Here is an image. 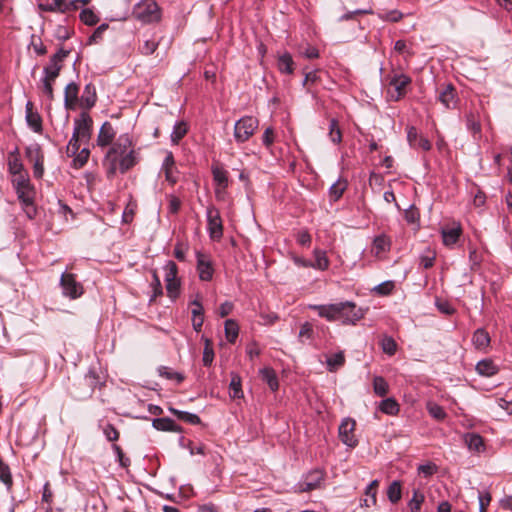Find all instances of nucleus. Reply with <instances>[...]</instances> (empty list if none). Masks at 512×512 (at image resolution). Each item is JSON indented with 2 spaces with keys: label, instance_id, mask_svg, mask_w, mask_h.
Returning <instances> with one entry per match:
<instances>
[{
  "label": "nucleus",
  "instance_id": "1",
  "mask_svg": "<svg viewBox=\"0 0 512 512\" xmlns=\"http://www.w3.org/2000/svg\"><path fill=\"white\" fill-rule=\"evenodd\" d=\"M131 146L132 140L128 134L120 135L111 145L104 159L108 177L115 176L118 171L124 174L137 164L136 153Z\"/></svg>",
  "mask_w": 512,
  "mask_h": 512
},
{
  "label": "nucleus",
  "instance_id": "2",
  "mask_svg": "<svg viewBox=\"0 0 512 512\" xmlns=\"http://www.w3.org/2000/svg\"><path fill=\"white\" fill-rule=\"evenodd\" d=\"M309 308L317 311L318 315L327 321H341L344 325H355L365 315V310L351 301L309 305Z\"/></svg>",
  "mask_w": 512,
  "mask_h": 512
},
{
  "label": "nucleus",
  "instance_id": "3",
  "mask_svg": "<svg viewBox=\"0 0 512 512\" xmlns=\"http://www.w3.org/2000/svg\"><path fill=\"white\" fill-rule=\"evenodd\" d=\"M69 51L60 49L49 60L47 66L44 67V77L41 80L43 93L52 100L54 97L53 83L57 79L62 69V62L68 56Z\"/></svg>",
  "mask_w": 512,
  "mask_h": 512
},
{
  "label": "nucleus",
  "instance_id": "4",
  "mask_svg": "<svg viewBox=\"0 0 512 512\" xmlns=\"http://www.w3.org/2000/svg\"><path fill=\"white\" fill-rule=\"evenodd\" d=\"M133 16L143 23H152L159 21L161 14L154 0H143L134 7Z\"/></svg>",
  "mask_w": 512,
  "mask_h": 512
},
{
  "label": "nucleus",
  "instance_id": "5",
  "mask_svg": "<svg viewBox=\"0 0 512 512\" xmlns=\"http://www.w3.org/2000/svg\"><path fill=\"white\" fill-rule=\"evenodd\" d=\"M258 127V120L252 116L239 119L234 126V137L239 143L246 142Z\"/></svg>",
  "mask_w": 512,
  "mask_h": 512
},
{
  "label": "nucleus",
  "instance_id": "6",
  "mask_svg": "<svg viewBox=\"0 0 512 512\" xmlns=\"http://www.w3.org/2000/svg\"><path fill=\"white\" fill-rule=\"evenodd\" d=\"M93 120L87 112L80 113L74 120V138L81 142H88L92 135Z\"/></svg>",
  "mask_w": 512,
  "mask_h": 512
},
{
  "label": "nucleus",
  "instance_id": "7",
  "mask_svg": "<svg viewBox=\"0 0 512 512\" xmlns=\"http://www.w3.org/2000/svg\"><path fill=\"white\" fill-rule=\"evenodd\" d=\"M63 295L70 299H77L84 293L83 285L76 280L72 273H63L60 278Z\"/></svg>",
  "mask_w": 512,
  "mask_h": 512
},
{
  "label": "nucleus",
  "instance_id": "8",
  "mask_svg": "<svg viewBox=\"0 0 512 512\" xmlns=\"http://www.w3.org/2000/svg\"><path fill=\"white\" fill-rule=\"evenodd\" d=\"M207 229L211 239L219 240L223 236V224L219 210L213 205L209 206L206 211Z\"/></svg>",
  "mask_w": 512,
  "mask_h": 512
},
{
  "label": "nucleus",
  "instance_id": "9",
  "mask_svg": "<svg viewBox=\"0 0 512 512\" xmlns=\"http://www.w3.org/2000/svg\"><path fill=\"white\" fill-rule=\"evenodd\" d=\"M356 422L351 418L342 420L339 426V438L348 447L354 448L358 444V440L354 434Z\"/></svg>",
  "mask_w": 512,
  "mask_h": 512
},
{
  "label": "nucleus",
  "instance_id": "10",
  "mask_svg": "<svg viewBox=\"0 0 512 512\" xmlns=\"http://www.w3.org/2000/svg\"><path fill=\"white\" fill-rule=\"evenodd\" d=\"M411 84V78L402 73H395L389 80V86L394 89L391 98L398 101L406 94L407 87Z\"/></svg>",
  "mask_w": 512,
  "mask_h": 512
},
{
  "label": "nucleus",
  "instance_id": "11",
  "mask_svg": "<svg viewBox=\"0 0 512 512\" xmlns=\"http://www.w3.org/2000/svg\"><path fill=\"white\" fill-rule=\"evenodd\" d=\"M79 86L75 82L69 83L64 89V106L67 110L76 109L79 105Z\"/></svg>",
  "mask_w": 512,
  "mask_h": 512
},
{
  "label": "nucleus",
  "instance_id": "12",
  "mask_svg": "<svg viewBox=\"0 0 512 512\" xmlns=\"http://www.w3.org/2000/svg\"><path fill=\"white\" fill-rule=\"evenodd\" d=\"M407 140L409 145L413 148H420L424 151L431 149L430 141L427 138L419 135L417 129L413 126L408 127L407 129Z\"/></svg>",
  "mask_w": 512,
  "mask_h": 512
},
{
  "label": "nucleus",
  "instance_id": "13",
  "mask_svg": "<svg viewBox=\"0 0 512 512\" xmlns=\"http://www.w3.org/2000/svg\"><path fill=\"white\" fill-rule=\"evenodd\" d=\"M197 271L202 281H210L214 273L211 262L200 252L197 253Z\"/></svg>",
  "mask_w": 512,
  "mask_h": 512
},
{
  "label": "nucleus",
  "instance_id": "14",
  "mask_svg": "<svg viewBox=\"0 0 512 512\" xmlns=\"http://www.w3.org/2000/svg\"><path fill=\"white\" fill-rule=\"evenodd\" d=\"M438 100L447 109H454L457 106L458 98L455 88L449 84L439 92Z\"/></svg>",
  "mask_w": 512,
  "mask_h": 512
},
{
  "label": "nucleus",
  "instance_id": "15",
  "mask_svg": "<svg viewBox=\"0 0 512 512\" xmlns=\"http://www.w3.org/2000/svg\"><path fill=\"white\" fill-rule=\"evenodd\" d=\"M26 121L28 126L36 133L42 131V118L37 111H34L33 103L28 101L25 106Z\"/></svg>",
  "mask_w": 512,
  "mask_h": 512
},
{
  "label": "nucleus",
  "instance_id": "16",
  "mask_svg": "<svg viewBox=\"0 0 512 512\" xmlns=\"http://www.w3.org/2000/svg\"><path fill=\"white\" fill-rule=\"evenodd\" d=\"M97 101L96 88L92 83L84 87L83 93L79 99V106L83 109L90 110Z\"/></svg>",
  "mask_w": 512,
  "mask_h": 512
},
{
  "label": "nucleus",
  "instance_id": "17",
  "mask_svg": "<svg viewBox=\"0 0 512 512\" xmlns=\"http://www.w3.org/2000/svg\"><path fill=\"white\" fill-rule=\"evenodd\" d=\"M116 131L114 130L112 124L108 121L104 122L99 130V134L97 137L98 146L105 147L110 144H113V140L115 138Z\"/></svg>",
  "mask_w": 512,
  "mask_h": 512
},
{
  "label": "nucleus",
  "instance_id": "18",
  "mask_svg": "<svg viewBox=\"0 0 512 512\" xmlns=\"http://www.w3.org/2000/svg\"><path fill=\"white\" fill-rule=\"evenodd\" d=\"M462 234V228L459 223L452 227H444L441 230L442 240L445 246H453Z\"/></svg>",
  "mask_w": 512,
  "mask_h": 512
},
{
  "label": "nucleus",
  "instance_id": "19",
  "mask_svg": "<svg viewBox=\"0 0 512 512\" xmlns=\"http://www.w3.org/2000/svg\"><path fill=\"white\" fill-rule=\"evenodd\" d=\"M192 309V326L196 332H200L204 323V309L201 302L197 299L191 302Z\"/></svg>",
  "mask_w": 512,
  "mask_h": 512
},
{
  "label": "nucleus",
  "instance_id": "20",
  "mask_svg": "<svg viewBox=\"0 0 512 512\" xmlns=\"http://www.w3.org/2000/svg\"><path fill=\"white\" fill-rule=\"evenodd\" d=\"M324 474L321 470H314L307 476L308 481L300 485L301 492H309L319 487L320 482L323 480Z\"/></svg>",
  "mask_w": 512,
  "mask_h": 512
},
{
  "label": "nucleus",
  "instance_id": "21",
  "mask_svg": "<svg viewBox=\"0 0 512 512\" xmlns=\"http://www.w3.org/2000/svg\"><path fill=\"white\" fill-rule=\"evenodd\" d=\"M16 193L18 195V199L21 201L24 207H28L34 211V196L35 191L31 184L25 186L23 189H17Z\"/></svg>",
  "mask_w": 512,
  "mask_h": 512
},
{
  "label": "nucleus",
  "instance_id": "22",
  "mask_svg": "<svg viewBox=\"0 0 512 512\" xmlns=\"http://www.w3.org/2000/svg\"><path fill=\"white\" fill-rule=\"evenodd\" d=\"M7 162L10 174H19L24 171V166L20 159L18 148H15L13 151L8 153Z\"/></svg>",
  "mask_w": 512,
  "mask_h": 512
},
{
  "label": "nucleus",
  "instance_id": "23",
  "mask_svg": "<svg viewBox=\"0 0 512 512\" xmlns=\"http://www.w3.org/2000/svg\"><path fill=\"white\" fill-rule=\"evenodd\" d=\"M379 486L378 480H373L365 489L366 498L363 499L361 506L363 507H371L375 506L377 503V488Z\"/></svg>",
  "mask_w": 512,
  "mask_h": 512
},
{
  "label": "nucleus",
  "instance_id": "24",
  "mask_svg": "<svg viewBox=\"0 0 512 512\" xmlns=\"http://www.w3.org/2000/svg\"><path fill=\"white\" fill-rule=\"evenodd\" d=\"M476 371L485 377H491L498 373L497 365L491 359H483L476 364Z\"/></svg>",
  "mask_w": 512,
  "mask_h": 512
},
{
  "label": "nucleus",
  "instance_id": "25",
  "mask_svg": "<svg viewBox=\"0 0 512 512\" xmlns=\"http://www.w3.org/2000/svg\"><path fill=\"white\" fill-rule=\"evenodd\" d=\"M152 426L159 431L179 432L180 427L170 418H156L152 421Z\"/></svg>",
  "mask_w": 512,
  "mask_h": 512
},
{
  "label": "nucleus",
  "instance_id": "26",
  "mask_svg": "<svg viewBox=\"0 0 512 512\" xmlns=\"http://www.w3.org/2000/svg\"><path fill=\"white\" fill-rule=\"evenodd\" d=\"M327 369L335 372L345 364V355L343 351H339L326 358Z\"/></svg>",
  "mask_w": 512,
  "mask_h": 512
},
{
  "label": "nucleus",
  "instance_id": "27",
  "mask_svg": "<svg viewBox=\"0 0 512 512\" xmlns=\"http://www.w3.org/2000/svg\"><path fill=\"white\" fill-rule=\"evenodd\" d=\"M465 443L469 450L475 452H481L484 450L483 438L479 434L468 433L465 435Z\"/></svg>",
  "mask_w": 512,
  "mask_h": 512
},
{
  "label": "nucleus",
  "instance_id": "28",
  "mask_svg": "<svg viewBox=\"0 0 512 512\" xmlns=\"http://www.w3.org/2000/svg\"><path fill=\"white\" fill-rule=\"evenodd\" d=\"M472 341L477 349L483 350L488 347L490 336L484 329H477L473 334Z\"/></svg>",
  "mask_w": 512,
  "mask_h": 512
},
{
  "label": "nucleus",
  "instance_id": "29",
  "mask_svg": "<svg viewBox=\"0 0 512 512\" xmlns=\"http://www.w3.org/2000/svg\"><path fill=\"white\" fill-rule=\"evenodd\" d=\"M347 181L345 179H338L334 184L331 185V187L329 188V197H330V200L332 201H337L339 200L344 191L346 190L347 188Z\"/></svg>",
  "mask_w": 512,
  "mask_h": 512
},
{
  "label": "nucleus",
  "instance_id": "30",
  "mask_svg": "<svg viewBox=\"0 0 512 512\" xmlns=\"http://www.w3.org/2000/svg\"><path fill=\"white\" fill-rule=\"evenodd\" d=\"M294 61L289 53H284L278 58L277 67L281 73L292 74Z\"/></svg>",
  "mask_w": 512,
  "mask_h": 512
},
{
  "label": "nucleus",
  "instance_id": "31",
  "mask_svg": "<svg viewBox=\"0 0 512 512\" xmlns=\"http://www.w3.org/2000/svg\"><path fill=\"white\" fill-rule=\"evenodd\" d=\"M213 180L216 186L227 188L229 185L228 173L226 170L219 166L212 167Z\"/></svg>",
  "mask_w": 512,
  "mask_h": 512
},
{
  "label": "nucleus",
  "instance_id": "32",
  "mask_svg": "<svg viewBox=\"0 0 512 512\" xmlns=\"http://www.w3.org/2000/svg\"><path fill=\"white\" fill-rule=\"evenodd\" d=\"M169 411L173 415H175L178 419L185 421L189 424L197 425L201 422L200 417L196 414L186 412V411H181V410L175 409L173 407H170Z\"/></svg>",
  "mask_w": 512,
  "mask_h": 512
},
{
  "label": "nucleus",
  "instance_id": "33",
  "mask_svg": "<svg viewBox=\"0 0 512 512\" xmlns=\"http://www.w3.org/2000/svg\"><path fill=\"white\" fill-rule=\"evenodd\" d=\"M263 381H265L272 391H276L279 387L276 373L271 368H264L260 371Z\"/></svg>",
  "mask_w": 512,
  "mask_h": 512
},
{
  "label": "nucleus",
  "instance_id": "34",
  "mask_svg": "<svg viewBox=\"0 0 512 512\" xmlns=\"http://www.w3.org/2000/svg\"><path fill=\"white\" fill-rule=\"evenodd\" d=\"M379 409L387 415H396L400 410L399 404L394 398H386L382 400Z\"/></svg>",
  "mask_w": 512,
  "mask_h": 512
},
{
  "label": "nucleus",
  "instance_id": "35",
  "mask_svg": "<svg viewBox=\"0 0 512 512\" xmlns=\"http://www.w3.org/2000/svg\"><path fill=\"white\" fill-rule=\"evenodd\" d=\"M225 336L229 343H234L238 337L239 327L238 324L232 320L228 319L225 321Z\"/></svg>",
  "mask_w": 512,
  "mask_h": 512
},
{
  "label": "nucleus",
  "instance_id": "36",
  "mask_svg": "<svg viewBox=\"0 0 512 512\" xmlns=\"http://www.w3.org/2000/svg\"><path fill=\"white\" fill-rule=\"evenodd\" d=\"M390 246V239L385 235H379L373 241V251L376 255L388 251Z\"/></svg>",
  "mask_w": 512,
  "mask_h": 512
},
{
  "label": "nucleus",
  "instance_id": "37",
  "mask_svg": "<svg viewBox=\"0 0 512 512\" xmlns=\"http://www.w3.org/2000/svg\"><path fill=\"white\" fill-rule=\"evenodd\" d=\"M0 481L11 490L13 486L12 475L9 466L0 458Z\"/></svg>",
  "mask_w": 512,
  "mask_h": 512
},
{
  "label": "nucleus",
  "instance_id": "38",
  "mask_svg": "<svg viewBox=\"0 0 512 512\" xmlns=\"http://www.w3.org/2000/svg\"><path fill=\"white\" fill-rule=\"evenodd\" d=\"M314 263L311 264V267L319 269V270H326L329 267V260L326 256V253L322 250L316 249L314 251Z\"/></svg>",
  "mask_w": 512,
  "mask_h": 512
},
{
  "label": "nucleus",
  "instance_id": "39",
  "mask_svg": "<svg viewBox=\"0 0 512 512\" xmlns=\"http://www.w3.org/2000/svg\"><path fill=\"white\" fill-rule=\"evenodd\" d=\"M26 157L32 163H34L40 159H43L44 154H43L41 146L38 143L29 145L26 148Z\"/></svg>",
  "mask_w": 512,
  "mask_h": 512
},
{
  "label": "nucleus",
  "instance_id": "40",
  "mask_svg": "<svg viewBox=\"0 0 512 512\" xmlns=\"http://www.w3.org/2000/svg\"><path fill=\"white\" fill-rule=\"evenodd\" d=\"M157 371L161 377L168 380H175L177 383H181L184 380V376L181 373L176 372L167 366H160Z\"/></svg>",
  "mask_w": 512,
  "mask_h": 512
},
{
  "label": "nucleus",
  "instance_id": "41",
  "mask_svg": "<svg viewBox=\"0 0 512 512\" xmlns=\"http://www.w3.org/2000/svg\"><path fill=\"white\" fill-rule=\"evenodd\" d=\"M425 500V496L419 490L413 491V496L411 500L408 502V507L410 512H420L421 506Z\"/></svg>",
  "mask_w": 512,
  "mask_h": 512
},
{
  "label": "nucleus",
  "instance_id": "42",
  "mask_svg": "<svg viewBox=\"0 0 512 512\" xmlns=\"http://www.w3.org/2000/svg\"><path fill=\"white\" fill-rule=\"evenodd\" d=\"M204 350H203V365L204 366H210L214 359V350H213V344L212 341L208 338H204Z\"/></svg>",
  "mask_w": 512,
  "mask_h": 512
},
{
  "label": "nucleus",
  "instance_id": "43",
  "mask_svg": "<svg viewBox=\"0 0 512 512\" xmlns=\"http://www.w3.org/2000/svg\"><path fill=\"white\" fill-rule=\"evenodd\" d=\"M402 496L401 484L399 481H393L387 489V497L392 503H397Z\"/></svg>",
  "mask_w": 512,
  "mask_h": 512
},
{
  "label": "nucleus",
  "instance_id": "44",
  "mask_svg": "<svg viewBox=\"0 0 512 512\" xmlns=\"http://www.w3.org/2000/svg\"><path fill=\"white\" fill-rule=\"evenodd\" d=\"M329 138L334 144H339L342 141V132L339 128L338 121L336 119L330 120Z\"/></svg>",
  "mask_w": 512,
  "mask_h": 512
},
{
  "label": "nucleus",
  "instance_id": "45",
  "mask_svg": "<svg viewBox=\"0 0 512 512\" xmlns=\"http://www.w3.org/2000/svg\"><path fill=\"white\" fill-rule=\"evenodd\" d=\"M380 346L384 353L392 356L397 351V343L391 336H384L381 339Z\"/></svg>",
  "mask_w": 512,
  "mask_h": 512
},
{
  "label": "nucleus",
  "instance_id": "46",
  "mask_svg": "<svg viewBox=\"0 0 512 512\" xmlns=\"http://www.w3.org/2000/svg\"><path fill=\"white\" fill-rule=\"evenodd\" d=\"M187 133V125L185 122H177L171 133V141L177 144Z\"/></svg>",
  "mask_w": 512,
  "mask_h": 512
},
{
  "label": "nucleus",
  "instance_id": "47",
  "mask_svg": "<svg viewBox=\"0 0 512 512\" xmlns=\"http://www.w3.org/2000/svg\"><path fill=\"white\" fill-rule=\"evenodd\" d=\"M373 389L376 395L383 397L388 393V383L381 376H376L373 380Z\"/></svg>",
  "mask_w": 512,
  "mask_h": 512
},
{
  "label": "nucleus",
  "instance_id": "48",
  "mask_svg": "<svg viewBox=\"0 0 512 512\" xmlns=\"http://www.w3.org/2000/svg\"><path fill=\"white\" fill-rule=\"evenodd\" d=\"M427 410L429 414L438 421L444 420L446 417V412L444 409L436 403L429 402L427 404Z\"/></svg>",
  "mask_w": 512,
  "mask_h": 512
},
{
  "label": "nucleus",
  "instance_id": "49",
  "mask_svg": "<svg viewBox=\"0 0 512 512\" xmlns=\"http://www.w3.org/2000/svg\"><path fill=\"white\" fill-rule=\"evenodd\" d=\"M80 20L88 26H93L97 24L99 18L91 9L86 8L80 13Z\"/></svg>",
  "mask_w": 512,
  "mask_h": 512
},
{
  "label": "nucleus",
  "instance_id": "50",
  "mask_svg": "<svg viewBox=\"0 0 512 512\" xmlns=\"http://www.w3.org/2000/svg\"><path fill=\"white\" fill-rule=\"evenodd\" d=\"M89 155V149L83 148L74 156L73 167L76 169L82 168L87 163Z\"/></svg>",
  "mask_w": 512,
  "mask_h": 512
},
{
  "label": "nucleus",
  "instance_id": "51",
  "mask_svg": "<svg viewBox=\"0 0 512 512\" xmlns=\"http://www.w3.org/2000/svg\"><path fill=\"white\" fill-rule=\"evenodd\" d=\"M165 270V282H171L178 278V267L175 262L168 261L164 267Z\"/></svg>",
  "mask_w": 512,
  "mask_h": 512
},
{
  "label": "nucleus",
  "instance_id": "52",
  "mask_svg": "<svg viewBox=\"0 0 512 512\" xmlns=\"http://www.w3.org/2000/svg\"><path fill=\"white\" fill-rule=\"evenodd\" d=\"M14 179L12 180L14 188L23 189L25 186L31 184L27 172L23 171L19 174H14Z\"/></svg>",
  "mask_w": 512,
  "mask_h": 512
},
{
  "label": "nucleus",
  "instance_id": "53",
  "mask_svg": "<svg viewBox=\"0 0 512 512\" xmlns=\"http://www.w3.org/2000/svg\"><path fill=\"white\" fill-rule=\"evenodd\" d=\"M165 283L168 297L172 300H175L180 294V279Z\"/></svg>",
  "mask_w": 512,
  "mask_h": 512
},
{
  "label": "nucleus",
  "instance_id": "54",
  "mask_svg": "<svg viewBox=\"0 0 512 512\" xmlns=\"http://www.w3.org/2000/svg\"><path fill=\"white\" fill-rule=\"evenodd\" d=\"M151 286L153 289V295H152V299H151V301H152L156 297L161 296L163 294L162 284H161L160 278H159L156 270H152Z\"/></svg>",
  "mask_w": 512,
  "mask_h": 512
},
{
  "label": "nucleus",
  "instance_id": "55",
  "mask_svg": "<svg viewBox=\"0 0 512 512\" xmlns=\"http://www.w3.org/2000/svg\"><path fill=\"white\" fill-rule=\"evenodd\" d=\"M103 434L107 438L108 441H117L119 439L118 430L110 423L106 424L103 427Z\"/></svg>",
  "mask_w": 512,
  "mask_h": 512
},
{
  "label": "nucleus",
  "instance_id": "56",
  "mask_svg": "<svg viewBox=\"0 0 512 512\" xmlns=\"http://www.w3.org/2000/svg\"><path fill=\"white\" fill-rule=\"evenodd\" d=\"M230 389L232 390V396L234 398H240L242 395L241 391V379L238 375H234L230 382Z\"/></svg>",
  "mask_w": 512,
  "mask_h": 512
},
{
  "label": "nucleus",
  "instance_id": "57",
  "mask_svg": "<svg viewBox=\"0 0 512 512\" xmlns=\"http://www.w3.org/2000/svg\"><path fill=\"white\" fill-rule=\"evenodd\" d=\"M181 208V201L174 195L168 196V211L171 214H177Z\"/></svg>",
  "mask_w": 512,
  "mask_h": 512
},
{
  "label": "nucleus",
  "instance_id": "58",
  "mask_svg": "<svg viewBox=\"0 0 512 512\" xmlns=\"http://www.w3.org/2000/svg\"><path fill=\"white\" fill-rule=\"evenodd\" d=\"M84 382L89 386V390L87 391L86 396H90L94 390V387L97 385L96 373L90 371L88 374H86Z\"/></svg>",
  "mask_w": 512,
  "mask_h": 512
},
{
  "label": "nucleus",
  "instance_id": "59",
  "mask_svg": "<svg viewBox=\"0 0 512 512\" xmlns=\"http://www.w3.org/2000/svg\"><path fill=\"white\" fill-rule=\"evenodd\" d=\"M418 472L425 477H430L437 472V466L434 463H427L418 467Z\"/></svg>",
  "mask_w": 512,
  "mask_h": 512
},
{
  "label": "nucleus",
  "instance_id": "60",
  "mask_svg": "<svg viewBox=\"0 0 512 512\" xmlns=\"http://www.w3.org/2000/svg\"><path fill=\"white\" fill-rule=\"evenodd\" d=\"M108 24L106 23H103L101 25H99L95 31L93 32V34L90 36L89 38V42L92 43H96L98 42L100 39H102V36L104 34V32L108 29Z\"/></svg>",
  "mask_w": 512,
  "mask_h": 512
},
{
  "label": "nucleus",
  "instance_id": "61",
  "mask_svg": "<svg viewBox=\"0 0 512 512\" xmlns=\"http://www.w3.org/2000/svg\"><path fill=\"white\" fill-rule=\"evenodd\" d=\"M479 510L480 512H486V507L491 501V495L489 492H478Z\"/></svg>",
  "mask_w": 512,
  "mask_h": 512
},
{
  "label": "nucleus",
  "instance_id": "62",
  "mask_svg": "<svg viewBox=\"0 0 512 512\" xmlns=\"http://www.w3.org/2000/svg\"><path fill=\"white\" fill-rule=\"evenodd\" d=\"M79 142H81L80 140H78L77 138H74V136H72V138L70 139L68 145H67V148H66V152H67V155L72 157V156H75L78 152H79Z\"/></svg>",
  "mask_w": 512,
  "mask_h": 512
},
{
  "label": "nucleus",
  "instance_id": "63",
  "mask_svg": "<svg viewBox=\"0 0 512 512\" xmlns=\"http://www.w3.org/2000/svg\"><path fill=\"white\" fill-rule=\"evenodd\" d=\"M158 47V42L154 40H146L141 47V53L144 55H151L153 54Z\"/></svg>",
  "mask_w": 512,
  "mask_h": 512
},
{
  "label": "nucleus",
  "instance_id": "64",
  "mask_svg": "<svg viewBox=\"0 0 512 512\" xmlns=\"http://www.w3.org/2000/svg\"><path fill=\"white\" fill-rule=\"evenodd\" d=\"M313 336V326L309 322H305L301 325L300 331H299V338L303 339H311Z\"/></svg>",
  "mask_w": 512,
  "mask_h": 512
}]
</instances>
